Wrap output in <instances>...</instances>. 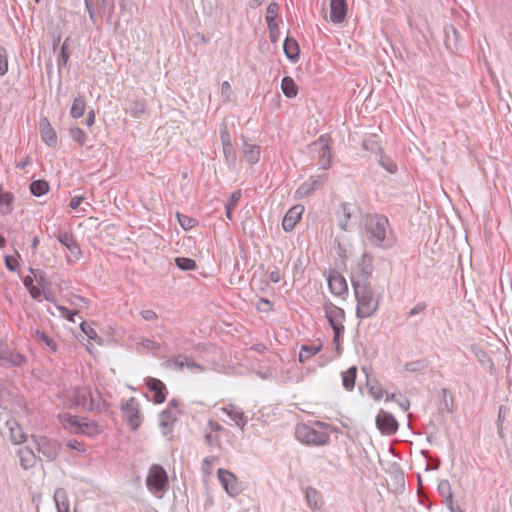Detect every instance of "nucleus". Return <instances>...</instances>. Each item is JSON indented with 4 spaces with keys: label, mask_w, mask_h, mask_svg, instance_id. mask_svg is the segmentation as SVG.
<instances>
[{
    "label": "nucleus",
    "mask_w": 512,
    "mask_h": 512,
    "mask_svg": "<svg viewBox=\"0 0 512 512\" xmlns=\"http://www.w3.org/2000/svg\"><path fill=\"white\" fill-rule=\"evenodd\" d=\"M126 111L134 118H140L146 111L144 100H132L126 107Z\"/></svg>",
    "instance_id": "e433bc0d"
},
{
    "label": "nucleus",
    "mask_w": 512,
    "mask_h": 512,
    "mask_svg": "<svg viewBox=\"0 0 512 512\" xmlns=\"http://www.w3.org/2000/svg\"><path fill=\"white\" fill-rule=\"evenodd\" d=\"M321 349H322L321 344H319V345L303 344L301 346L300 350L305 354L306 358H310V357L316 355L318 352H320Z\"/></svg>",
    "instance_id": "8fccbe9b"
},
{
    "label": "nucleus",
    "mask_w": 512,
    "mask_h": 512,
    "mask_svg": "<svg viewBox=\"0 0 512 512\" xmlns=\"http://www.w3.org/2000/svg\"><path fill=\"white\" fill-rule=\"evenodd\" d=\"M332 330H333L332 342L335 345L336 350L340 351V345H341V342L343 340V335H344L345 328H341V329L335 328V329H332Z\"/></svg>",
    "instance_id": "6e6d98bb"
},
{
    "label": "nucleus",
    "mask_w": 512,
    "mask_h": 512,
    "mask_svg": "<svg viewBox=\"0 0 512 512\" xmlns=\"http://www.w3.org/2000/svg\"><path fill=\"white\" fill-rule=\"evenodd\" d=\"M323 310L331 329L345 328L343 325L345 321V311L342 308L336 306L330 300H326L323 304Z\"/></svg>",
    "instance_id": "f8f14e48"
},
{
    "label": "nucleus",
    "mask_w": 512,
    "mask_h": 512,
    "mask_svg": "<svg viewBox=\"0 0 512 512\" xmlns=\"http://www.w3.org/2000/svg\"><path fill=\"white\" fill-rule=\"evenodd\" d=\"M176 267L181 271H194L197 269V263L194 259L189 257H176L174 258Z\"/></svg>",
    "instance_id": "4c0bfd02"
},
{
    "label": "nucleus",
    "mask_w": 512,
    "mask_h": 512,
    "mask_svg": "<svg viewBox=\"0 0 512 512\" xmlns=\"http://www.w3.org/2000/svg\"><path fill=\"white\" fill-rule=\"evenodd\" d=\"M367 385L369 387V393L375 400H380L383 397V390L378 384H370L368 382Z\"/></svg>",
    "instance_id": "4d7b16f0"
},
{
    "label": "nucleus",
    "mask_w": 512,
    "mask_h": 512,
    "mask_svg": "<svg viewBox=\"0 0 512 512\" xmlns=\"http://www.w3.org/2000/svg\"><path fill=\"white\" fill-rule=\"evenodd\" d=\"M352 287L357 301L356 317L359 319L371 317L379 307V300L375 298L371 284L354 283Z\"/></svg>",
    "instance_id": "20e7f679"
},
{
    "label": "nucleus",
    "mask_w": 512,
    "mask_h": 512,
    "mask_svg": "<svg viewBox=\"0 0 512 512\" xmlns=\"http://www.w3.org/2000/svg\"><path fill=\"white\" fill-rule=\"evenodd\" d=\"M57 240L60 242L62 246L69 250L71 254L75 255L77 258L79 257V255L81 254V248L75 240L74 235L72 233L60 232L57 235Z\"/></svg>",
    "instance_id": "bb28decb"
},
{
    "label": "nucleus",
    "mask_w": 512,
    "mask_h": 512,
    "mask_svg": "<svg viewBox=\"0 0 512 512\" xmlns=\"http://www.w3.org/2000/svg\"><path fill=\"white\" fill-rule=\"evenodd\" d=\"M397 403L399 404L402 411H407L409 409L410 403L409 400L404 397L401 393H399V398L397 400Z\"/></svg>",
    "instance_id": "338daca9"
},
{
    "label": "nucleus",
    "mask_w": 512,
    "mask_h": 512,
    "mask_svg": "<svg viewBox=\"0 0 512 512\" xmlns=\"http://www.w3.org/2000/svg\"><path fill=\"white\" fill-rule=\"evenodd\" d=\"M283 52L291 63H297L300 58V47L297 40L287 36L283 41Z\"/></svg>",
    "instance_id": "393cba45"
},
{
    "label": "nucleus",
    "mask_w": 512,
    "mask_h": 512,
    "mask_svg": "<svg viewBox=\"0 0 512 512\" xmlns=\"http://www.w3.org/2000/svg\"><path fill=\"white\" fill-rule=\"evenodd\" d=\"M442 395V406L439 408L441 413H453L454 412V399L449 395V390L447 388L441 389Z\"/></svg>",
    "instance_id": "58836bf2"
},
{
    "label": "nucleus",
    "mask_w": 512,
    "mask_h": 512,
    "mask_svg": "<svg viewBox=\"0 0 512 512\" xmlns=\"http://www.w3.org/2000/svg\"><path fill=\"white\" fill-rule=\"evenodd\" d=\"M278 11L279 5L276 2H271L266 9L265 20L269 30V39L273 44H276L280 38V30L276 22Z\"/></svg>",
    "instance_id": "ddd939ff"
},
{
    "label": "nucleus",
    "mask_w": 512,
    "mask_h": 512,
    "mask_svg": "<svg viewBox=\"0 0 512 512\" xmlns=\"http://www.w3.org/2000/svg\"><path fill=\"white\" fill-rule=\"evenodd\" d=\"M141 344L144 348L148 350H159L161 348L160 343L148 338L143 339Z\"/></svg>",
    "instance_id": "680f3d73"
},
{
    "label": "nucleus",
    "mask_w": 512,
    "mask_h": 512,
    "mask_svg": "<svg viewBox=\"0 0 512 512\" xmlns=\"http://www.w3.org/2000/svg\"><path fill=\"white\" fill-rule=\"evenodd\" d=\"M243 154L250 165H254L260 161V147L255 144H249L246 140L243 141Z\"/></svg>",
    "instance_id": "cd10ccee"
},
{
    "label": "nucleus",
    "mask_w": 512,
    "mask_h": 512,
    "mask_svg": "<svg viewBox=\"0 0 512 512\" xmlns=\"http://www.w3.org/2000/svg\"><path fill=\"white\" fill-rule=\"evenodd\" d=\"M145 384L150 392L153 393L152 401L155 404H161L166 400L167 397V389L165 384L153 377H148L145 379Z\"/></svg>",
    "instance_id": "aec40b11"
},
{
    "label": "nucleus",
    "mask_w": 512,
    "mask_h": 512,
    "mask_svg": "<svg viewBox=\"0 0 512 512\" xmlns=\"http://www.w3.org/2000/svg\"><path fill=\"white\" fill-rule=\"evenodd\" d=\"M219 134H220V140H221V143H222V147H226V146L232 145V143H231V135H230V132H229L228 128L226 127V125L220 126Z\"/></svg>",
    "instance_id": "3c124183"
},
{
    "label": "nucleus",
    "mask_w": 512,
    "mask_h": 512,
    "mask_svg": "<svg viewBox=\"0 0 512 512\" xmlns=\"http://www.w3.org/2000/svg\"><path fill=\"white\" fill-rule=\"evenodd\" d=\"M83 200H84V197H82V196H74L70 200L69 207L72 210H76L81 205Z\"/></svg>",
    "instance_id": "69168bd1"
},
{
    "label": "nucleus",
    "mask_w": 512,
    "mask_h": 512,
    "mask_svg": "<svg viewBox=\"0 0 512 512\" xmlns=\"http://www.w3.org/2000/svg\"><path fill=\"white\" fill-rule=\"evenodd\" d=\"M379 164L389 173L393 174L397 171V165L392 160L381 159Z\"/></svg>",
    "instance_id": "bf43d9fd"
},
{
    "label": "nucleus",
    "mask_w": 512,
    "mask_h": 512,
    "mask_svg": "<svg viewBox=\"0 0 512 512\" xmlns=\"http://www.w3.org/2000/svg\"><path fill=\"white\" fill-rule=\"evenodd\" d=\"M19 457L21 464L25 469L34 466L36 463V457L33 453V450H20Z\"/></svg>",
    "instance_id": "a19ab883"
},
{
    "label": "nucleus",
    "mask_w": 512,
    "mask_h": 512,
    "mask_svg": "<svg viewBox=\"0 0 512 512\" xmlns=\"http://www.w3.org/2000/svg\"><path fill=\"white\" fill-rule=\"evenodd\" d=\"M69 135L79 146H84L88 139L87 134L80 127L71 128Z\"/></svg>",
    "instance_id": "79ce46f5"
},
{
    "label": "nucleus",
    "mask_w": 512,
    "mask_h": 512,
    "mask_svg": "<svg viewBox=\"0 0 512 512\" xmlns=\"http://www.w3.org/2000/svg\"><path fill=\"white\" fill-rule=\"evenodd\" d=\"M86 109V98L85 95L82 93H79L73 100L71 109H70V116L73 119H79L82 117L85 113Z\"/></svg>",
    "instance_id": "c756f323"
},
{
    "label": "nucleus",
    "mask_w": 512,
    "mask_h": 512,
    "mask_svg": "<svg viewBox=\"0 0 512 512\" xmlns=\"http://www.w3.org/2000/svg\"><path fill=\"white\" fill-rule=\"evenodd\" d=\"M168 483L166 471L159 465H153L147 475L146 484L150 491L161 492Z\"/></svg>",
    "instance_id": "1a4fd4ad"
},
{
    "label": "nucleus",
    "mask_w": 512,
    "mask_h": 512,
    "mask_svg": "<svg viewBox=\"0 0 512 512\" xmlns=\"http://www.w3.org/2000/svg\"><path fill=\"white\" fill-rule=\"evenodd\" d=\"M8 72V59L7 51L4 47L0 46V76Z\"/></svg>",
    "instance_id": "603ef678"
},
{
    "label": "nucleus",
    "mask_w": 512,
    "mask_h": 512,
    "mask_svg": "<svg viewBox=\"0 0 512 512\" xmlns=\"http://www.w3.org/2000/svg\"><path fill=\"white\" fill-rule=\"evenodd\" d=\"M39 129L42 141L51 148H55L58 143V137L55 129L52 127L47 117H43L39 122Z\"/></svg>",
    "instance_id": "412c9836"
},
{
    "label": "nucleus",
    "mask_w": 512,
    "mask_h": 512,
    "mask_svg": "<svg viewBox=\"0 0 512 512\" xmlns=\"http://www.w3.org/2000/svg\"><path fill=\"white\" fill-rule=\"evenodd\" d=\"M326 279L328 288L333 295L342 296L348 292L346 279L336 270H329Z\"/></svg>",
    "instance_id": "2eb2a0df"
},
{
    "label": "nucleus",
    "mask_w": 512,
    "mask_h": 512,
    "mask_svg": "<svg viewBox=\"0 0 512 512\" xmlns=\"http://www.w3.org/2000/svg\"><path fill=\"white\" fill-rule=\"evenodd\" d=\"M34 281L35 278H33L31 275H27L22 279L23 285L27 291L35 286Z\"/></svg>",
    "instance_id": "774afa93"
},
{
    "label": "nucleus",
    "mask_w": 512,
    "mask_h": 512,
    "mask_svg": "<svg viewBox=\"0 0 512 512\" xmlns=\"http://www.w3.org/2000/svg\"><path fill=\"white\" fill-rule=\"evenodd\" d=\"M327 179V175H319L317 177H310L307 181L303 182L295 191V197L298 199L306 198L314 193L318 186L322 185Z\"/></svg>",
    "instance_id": "f3484780"
},
{
    "label": "nucleus",
    "mask_w": 512,
    "mask_h": 512,
    "mask_svg": "<svg viewBox=\"0 0 512 512\" xmlns=\"http://www.w3.org/2000/svg\"><path fill=\"white\" fill-rule=\"evenodd\" d=\"M31 336L39 341L44 351L51 354H57L59 352V345L47 332L35 329L31 331Z\"/></svg>",
    "instance_id": "4be33fe9"
},
{
    "label": "nucleus",
    "mask_w": 512,
    "mask_h": 512,
    "mask_svg": "<svg viewBox=\"0 0 512 512\" xmlns=\"http://www.w3.org/2000/svg\"><path fill=\"white\" fill-rule=\"evenodd\" d=\"M281 90L287 98L292 99L297 96L299 88L292 77L284 76L281 80Z\"/></svg>",
    "instance_id": "7c9ffc66"
},
{
    "label": "nucleus",
    "mask_w": 512,
    "mask_h": 512,
    "mask_svg": "<svg viewBox=\"0 0 512 512\" xmlns=\"http://www.w3.org/2000/svg\"><path fill=\"white\" fill-rule=\"evenodd\" d=\"M272 308L273 302L270 301L268 298H260L256 306V309L262 313H267L270 310H272Z\"/></svg>",
    "instance_id": "864d4df0"
},
{
    "label": "nucleus",
    "mask_w": 512,
    "mask_h": 512,
    "mask_svg": "<svg viewBox=\"0 0 512 512\" xmlns=\"http://www.w3.org/2000/svg\"><path fill=\"white\" fill-rule=\"evenodd\" d=\"M376 426L382 434L391 435L397 431L399 425L392 414L381 411L376 416Z\"/></svg>",
    "instance_id": "a211bd4d"
},
{
    "label": "nucleus",
    "mask_w": 512,
    "mask_h": 512,
    "mask_svg": "<svg viewBox=\"0 0 512 512\" xmlns=\"http://www.w3.org/2000/svg\"><path fill=\"white\" fill-rule=\"evenodd\" d=\"M69 41V37L65 39V41L62 43L60 47V51L57 56V69L59 74H61L62 69L66 67L70 58Z\"/></svg>",
    "instance_id": "2f4dec72"
},
{
    "label": "nucleus",
    "mask_w": 512,
    "mask_h": 512,
    "mask_svg": "<svg viewBox=\"0 0 512 512\" xmlns=\"http://www.w3.org/2000/svg\"><path fill=\"white\" fill-rule=\"evenodd\" d=\"M361 223L365 238L372 247L388 251L396 245L397 236L386 215L366 213Z\"/></svg>",
    "instance_id": "f257e3e1"
},
{
    "label": "nucleus",
    "mask_w": 512,
    "mask_h": 512,
    "mask_svg": "<svg viewBox=\"0 0 512 512\" xmlns=\"http://www.w3.org/2000/svg\"><path fill=\"white\" fill-rule=\"evenodd\" d=\"M34 278H35V281L37 282L38 286H40L41 288L47 289L48 286L50 285V283L47 279L46 272L43 270H41L40 272L34 273Z\"/></svg>",
    "instance_id": "5fc2aeb1"
},
{
    "label": "nucleus",
    "mask_w": 512,
    "mask_h": 512,
    "mask_svg": "<svg viewBox=\"0 0 512 512\" xmlns=\"http://www.w3.org/2000/svg\"><path fill=\"white\" fill-rule=\"evenodd\" d=\"M17 256L13 255H5L4 256V264L7 270L11 272H15L20 267V262L18 258H20L19 253H16Z\"/></svg>",
    "instance_id": "a18cd8bd"
},
{
    "label": "nucleus",
    "mask_w": 512,
    "mask_h": 512,
    "mask_svg": "<svg viewBox=\"0 0 512 512\" xmlns=\"http://www.w3.org/2000/svg\"><path fill=\"white\" fill-rule=\"evenodd\" d=\"M348 5L346 0H330V21L342 23L347 15Z\"/></svg>",
    "instance_id": "5701e85b"
},
{
    "label": "nucleus",
    "mask_w": 512,
    "mask_h": 512,
    "mask_svg": "<svg viewBox=\"0 0 512 512\" xmlns=\"http://www.w3.org/2000/svg\"><path fill=\"white\" fill-rule=\"evenodd\" d=\"M54 500L58 512H69L70 504L67 493L64 489L59 488L54 493Z\"/></svg>",
    "instance_id": "f704fd0d"
},
{
    "label": "nucleus",
    "mask_w": 512,
    "mask_h": 512,
    "mask_svg": "<svg viewBox=\"0 0 512 512\" xmlns=\"http://www.w3.org/2000/svg\"><path fill=\"white\" fill-rule=\"evenodd\" d=\"M60 41H61V32L59 29H57L56 31H54L52 33V49L54 52L58 49Z\"/></svg>",
    "instance_id": "0e129e2a"
},
{
    "label": "nucleus",
    "mask_w": 512,
    "mask_h": 512,
    "mask_svg": "<svg viewBox=\"0 0 512 512\" xmlns=\"http://www.w3.org/2000/svg\"><path fill=\"white\" fill-rule=\"evenodd\" d=\"M357 377V367L351 366L346 371L341 373L342 385L347 391H352L355 387Z\"/></svg>",
    "instance_id": "473e14b6"
},
{
    "label": "nucleus",
    "mask_w": 512,
    "mask_h": 512,
    "mask_svg": "<svg viewBox=\"0 0 512 512\" xmlns=\"http://www.w3.org/2000/svg\"><path fill=\"white\" fill-rule=\"evenodd\" d=\"M49 189V183L44 179L33 180L29 185L30 193L35 197L44 196L48 193Z\"/></svg>",
    "instance_id": "72a5a7b5"
},
{
    "label": "nucleus",
    "mask_w": 512,
    "mask_h": 512,
    "mask_svg": "<svg viewBox=\"0 0 512 512\" xmlns=\"http://www.w3.org/2000/svg\"><path fill=\"white\" fill-rule=\"evenodd\" d=\"M61 419L65 427L74 428L80 434L92 437L102 432V427L95 421H87L69 413H64Z\"/></svg>",
    "instance_id": "423d86ee"
},
{
    "label": "nucleus",
    "mask_w": 512,
    "mask_h": 512,
    "mask_svg": "<svg viewBox=\"0 0 512 512\" xmlns=\"http://www.w3.org/2000/svg\"><path fill=\"white\" fill-rule=\"evenodd\" d=\"M176 217H177L179 225L186 231L192 229L197 224L196 219H194L190 216H187L185 214L177 212Z\"/></svg>",
    "instance_id": "37998d69"
},
{
    "label": "nucleus",
    "mask_w": 512,
    "mask_h": 512,
    "mask_svg": "<svg viewBox=\"0 0 512 512\" xmlns=\"http://www.w3.org/2000/svg\"><path fill=\"white\" fill-rule=\"evenodd\" d=\"M14 201H15L14 194L9 191L4 190L3 187L0 185V205L2 207V210H1L2 215H10L13 212Z\"/></svg>",
    "instance_id": "c85d7f7f"
},
{
    "label": "nucleus",
    "mask_w": 512,
    "mask_h": 512,
    "mask_svg": "<svg viewBox=\"0 0 512 512\" xmlns=\"http://www.w3.org/2000/svg\"><path fill=\"white\" fill-rule=\"evenodd\" d=\"M228 435V430L220 423L209 420L206 430V440L211 447H221V438Z\"/></svg>",
    "instance_id": "4468645a"
},
{
    "label": "nucleus",
    "mask_w": 512,
    "mask_h": 512,
    "mask_svg": "<svg viewBox=\"0 0 512 512\" xmlns=\"http://www.w3.org/2000/svg\"><path fill=\"white\" fill-rule=\"evenodd\" d=\"M304 208L301 206H294L290 208L282 220V228L285 232L292 231L296 224L301 220Z\"/></svg>",
    "instance_id": "b1692460"
},
{
    "label": "nucleus",
    "mask_w": 512,
    "mask_h": 512,
    "mask_svg": "<svg viewBox=\"0 0 512 512\" xmlns=\"http://www.w3.org/2000/svg\"><path fill=\"white\" fill-rule=\"evenodd\" d=\"M27 362L26 356L10 348L5 342L0 341V366L21 367Z\"/></svg>",
    "instance_id": "6e6552de"
},
{
    "label": "nucleus",
    "mask_w": 512,
    "mask_h": 512,
    "mask_svg": "<svg viewBox=\"0 0 512 512\" xmlns=\"http://www.w3.org/2000/svg\"><path fill=\"white\" fill-rule=\"evenodd\" d=\"M222 148H223V154H224L225 161H226L227 165L229 167H235L237 156H236V151L233 148V146L230 145V146H226V147H222Z\"/></svg>",
    "instance_id": "c03bdc74"
},
{
    "label": "nucleus",
    "mask_w": 512,
    "mask_h": 512,
    "mask_svg": "<svg viewBox=\"0 0 512 512\" xmlns=\"http://www.w3.org/2000/svg\"><path fill=\"white\" fill-rule=\"evenodd\" d=\"M426 308V302H418L413 308L409 310V312L407 313V318H414L416 316L422 315L425 312Z\"/></svg>",
    "instance_id": "09e8293b"
},
{
    "label": "nucleus",
    "mask_w": 512,
    "mask_h": 512,
    "mask_svg": "<svg viewBox=\"0 0 512 512\" xmlns=\"http://www.w3.org/2000/svg\"><path fill=\"white\" fill-rule=\"evenodd\" d=\"M10 437L13 444H21L25 440V437L19 428L17 430L10 428Z\"/></svg>",
    "instance_id": "13d9d810"
},
{
    "label": "nucleus",
    "mask_w": 512,
    "mask_h": 512,
    "mask_svg": "<svg viewBox=\"0 0 512 512\" xmlns=\"http://www.w3.org/2000/svg\"><path fill=\"white\" fill-rule=\"evenodd\" d=\"M71 401L74 406L85 412H102L107 405L98 390L90 386H76L71 390Z\"/></svg>",
    "instance_id": "f03ea898"
},
{
    "label": "nucleus",
    "mask_w": 512,
    "mask_h": 512,
    "mask_svg": "<svg viewBox=\"0 0 512 512\" xmlns=\"http://www.w3.org/2000/svg\"><path fill=\"white\" fill-rule=\"evenodd\" d=\"M80 329L89 339L100 342L101 339L98 336L97 332L86 321H82L80 323Z\"/></svg>",
    "instance_id": "49530a36"
},
{
    "label": "nucleus",
    "mask_w": 512,
    "mask_h": 512,
    "mask_svg": "<svg viewBox=\"0 0 512 512\" xmlns=\"http://www.w3.org/2000/svg\"><path fill=\"white\" fill-rule=\"evenodd\" d=\"M306 498H307L309 505L313 509H319L323 504L321 495L319 494V492L317 490H315L313 488H308L306 490Z\"/></svg>",
    "instance_id": "ea45409f"
},
{
    "label": "nucleus",
    "mask_w": 512,
    "mask_h": 512,
    "mask_svg": "<svg viewBox=\"0 0 512 512\" xmlns=\"http://www.w3.org/2000/svg\"><path fill=\"white\" fill-rule=\"evenodd\" d=\"M57 310L61 313V316L67 321L75 323V316L78 314L76 310H70L65 306L55 304Z\"/></svg>",
    "instance_id": "de8ad7c7"
},
{
    "label": "nucleus",
    "mask_w": 512,
    "mask_h": 512,
    "mask_svg": "<svg viewBox=\"0 0 512 512\" xmlns=\"http://www.w3.org/2000/svg\"><path fill=\"white\" fill-rule=\"evenodd\" d=\"M242 196V192L240 189L233 191L228 199V202L225 204V215L227 219H233V210L238 204L240 198Z\"/></svg>",
    "instance_id": "c9c22d12"
},
{
    "label": "nucleus",
    "mask_w": 512,
    "mask_h": 512,
    "mask_svg": "<svg viewBox=\"0 0 512 512\" xmlns=\"http://www.w3.org/2000/svg\"><path fill=\"white\" fill-rule=\"evenodd\" d=\"M217 475L221 485L230 496H236L240 493L241 487L234 474L228 470L219 469Z\"/></svg>",
    "instance_id": "dca6fc26"
},
{
    "label": "nucleus",
    "mask_w": 512,
    "mask_h": 512,
    "mask_svg": "<svg viewBox=\"0 0 512 512\" xmlns=\"http://www.w3.org/2000/svg\"><path fill=\"white\" fill-rule=\"evenodd\" d=\"M141 317L146 321H152L157 319V314L151 309H145L140 312Z\"/></svg>",
    "instance_id": "e2e57ef3"
},
{
    "label": "nucleus",
    "mask_w": 512,
    "mask_h": 512,
    "mask_svg": "<svg viewBox=\"0 0 512 512\" xmlns=\"http://www.w3.org/2000/svg\"><path fill=\"white\" fill-rule=\"evenodd\" d=\"M334 429L328 423L315 421L312 425L298 424L295 429L296 438L307 445H325L329 434Z\"/></svg>",
    "instance_id": "7ed1b4c3"
},
{
    "label": "nucleus",
    "mask_w": 512,
    "mask_h": 512,
    "mask_svg": "<svg viewBox=\"0 0 512 512\" xmlns=\"http://www.w3.org/2000/svg\"><path fill=\"white\" fill-rule=\"evenodd\" d=\"M121 410L129 427L132 430H136L142 423L137 399L134 397L129 398L125 403L121 404Z\"/></svg>",
    "instance_id": "9d476101"
},
{
    "label": "nucleus",
    "mask_w": 512,
    "mask_h": 512,
    "mask_svg": "<svg viewBox=\"0 0 512 512\" xmlns=\"http://www.w3.org/2000/svg\"><path fill=\"white\" fill-rule=\"evenodd\" d=\"M166 368L169 369H176L182 371L184 368L189 369L192 372H203L204 367L195 362L193 359L188 357L185 354H178L177 356H174L164 363Z\"/></svg>",
    "instance_id": "9b49d317"
},
{
    "label": "nucleus",
    "mask_w": 512,
    "mask_h": 512,
    "mask_svg": "<svg viewBox=\"0 0 512 512\" xmlns=\"http://www.w3.org/2000/svg\"><path fill=\"white\" fill-rule=\"evenodd\" d=\"M44 290V288L41 289L40 286L35 285L34 287L28 290V293L32 299L40 301V298L43 295Z\"/></svg>",
    "instance_id": "052dcab7"
},
{
    "label": "nucleus",
    "mask_w": 512,
    "mask_h": 512,
    "mask_svg": "<svg viewBox=\"0 0 512 512\" xmlns=\"http://www.w3.org/2000/svg\"><path fill=\"white\" fill-rule=\"evenodd\" d=\"M220 410L230 418L235 426L239 427L243 433L245 432L247 426V417L245 416L242 408L234 404H228L221 407Z\"/></svg>",
    "instance_id": "6ab92c4d"
},
{
    "label": "nucleus",
    "mask_w": 512,
    "mask_h": 512,
    "mask_svg": "<svg viewBox=\"0 0 512 512\" xmlns=\"http://www.w3.org/2000/svg\"><path fill=\"white\" fill-rule=\"evenodd\" d=\"M373 269V256L370 253H363L351 275L352 286L354 283L371 284Z\"/></svg>",
    "instance_id": "0eeeda50"
},
{
    "label": "nucleus",
    "mask_w": 512,
    "mask_h": 512,
    "mask_svg": "<svg viewBox=\"0 0 512 512\" xmlns=\"http://www.w3.org/2000/svg\"><path fill=\"white\" fill-rule=\"evenodd\" d=\"M312 151L318 153V165L322 170H328L332 166L333 151L332 138L329 134H322L310 144Z\"/></svg>",
    "instance_id": "39448f33"
},
{
    "label": "nucleus",
    "mask_w": 512,
    "mask_h": 512,
    "mask_svg": "<svg viewBox=\"0 0 512 512\" xmlns=\"http://www.w3.org/2000/svg\"><path fill=\"white\" fill-rule=\"evenodd\" d=\"M175 421L176 416L172 410L165 409L159 414V427L163 436L173 431Z\"/></svg>",
    "instance_id": "a878e982"
}]
</instances>
